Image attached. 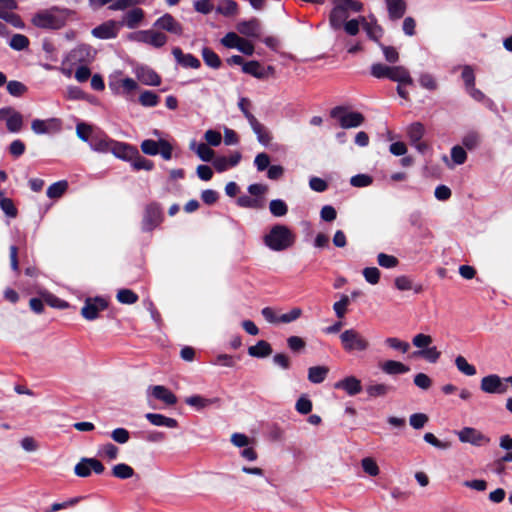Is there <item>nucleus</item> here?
I'll use <instances>...</instances> for the list:
<instances>
[{"instance_id":"obj_11","label":"nucleus","mask_w":512,"mask_h":512,"mask_svg":"<svg viewBox=\"0 0 512 512\" xmlns=\"http://www.w3.org/2000/svg\"><path fill=\"white\" fill-rule=\"evenodd\" d=\"M31 129L36 134L57 133L62 129V122L58 118L35 119L31 123Z\"/></svg>"},{"instance_id":"obj_60","label":"nucleus","mask_w":512,"mask_h":512,"mask_svg":"<svg viewBox=\"0 0 512 512\" xmlns=\"http://www.w3.org/2000/svg\"><path fill=\"white\" fill-rule=\"evenodd\" d=\"M451 158L457 165H462L467 160V153L462 146L456 145L451 149Z\"/></svg>"},{"instance_id":"obj_7","label":"nucleus","mask_w":512,"mask_h":512,"mask_svg":"<svg viewBox=\"0 0 512 512\" xmlns=\"http://www.w3.org/2000/svg\"><path fill=\"white\" fill-rule=\"evenodd\" d=\"M96 55V51L88 44H81L72 49L67 57L71 64H89Z\"/></svg>"},{"instance_id":"obj_57","label":"nucleus","mask_w":512,"mask_h":512,"mask_svg":"<svg viewBox=\"0 0 512 512\" xmlns=\"http://www.w3.org/2000/svg\"><path fill=\"white\" fill-rule=\"evenodd\" d=\"M362 468L369 476H377L379 474V467L376 461L371 457L363 458L361 461Z\"/></svg>"},{"instance_id":"obj_53","label":"nucleus","mask_w":512,"mask_h":512,"mask_svg":"<svg viewBox=\"0 0 512 512\" xmlns=\"http://www.w3.org/2000/svg\"><path fill=\"white\" fill-rule=\"evenodd\" d=\"M385 344L390 347L391 349L400 351L402 353H406L409 348L410 344L406 341H402L399 338L396 337H388L385 339Z\"/></svg>"},{"instance_id":"obj_48","label":"nucleus","mask_w":512,"mask_h":512,"mask_svg":"<svg viewBox=\"0 0 512 512\" xmlns=\"http://www.w3.org/2000/svg\"><path fill=\"white\" fill-rule=\"evenodd\" d=\"M455 365L460 372L467 376H473L476 374V368L473 365L469 364L465 357L461 355L456 357Z\"/></svg>"},{"instance_id":"obj_47","label":"nucleus","mask_w":512,"mask_h":512,"mask_svg":"<svg viewBox=\"0 0 512 512\" xmlns=\"http://www.w3.org/2000/svg\"><path fill=\"white\" fill-rule=\"evenodd\" d=\"M29 39L23 34H14L10 39L9 45L16 51H22L29 46Z\"/></svg>"},{"instance_id":"obj_13","label":"nucleus","mask_w":512,"mask_h":512,"mask_svg":"<svg viewBox=\"0 0 512 512\" xmlns=\"http://www.w3.org/2000/svg\"><path fill=\"white\" fill-rule=\"evenodd\" d=\"M148 396H153L155 399L162 401L167 406H173L177 403V396L163 385L149 386L147 390Z\"/></svg>"},{"instance_id":"obj_17","label":"nucleus","mask_w":512,"mask_h":512,"mask_svg":"<svg viewBox=\"0 0 512 512\" xmlns=\"http://www.w3.org/2000/svg\"><path fill=\"white\" fill-rule=\"evenodd\" d=\"M236 28L244 36L258 38L260 36L261 24L257 18H251L240 21Z\"/></svg>"},{"instance_id":"obj_46","label":"nucleus","mask_w":512,"mask_h":512,"mask_svg":"<svg viewBox=\"0 0 512 512\" xmlns=\"http://www.w3.org/2000/svg\"><path fill=\"white\" fill-rule=\"evenodd\" d=\"M117 300L122 304H134L138 301V295L131 289H120L116 295Z\"/></svg>"},{"instance_id":"obj_24","label":"nucleus","mask_w":512,"mask_h":512,"mask_svg":"<svg viewBox=\"0 0 512 512\" xmlns=\"http://www.w3.org/2000/svg\"><path fill=\"white\" fill-rule=\"evenodd\" d=\"M271 344L265 340H259L248 348V354L254 358H266L272 354Z\"/></svg>"},{"instance_id":"obj_56","label":"nucleus","mask_w":512,"mask_h":512,"mask_svg":"<svg viewBox=\"0 0 512 512\" xmlns=\"http://www.w3.org/2000/svg\"><path fill=\"white\" fill-rule=\"evenodd\" d=\"M349 304L350 298L347 295H342L340 300L334 303L333 310L338 318L345 316Z\"/></svg>"},{"instance_id":"obj_31","label":"nucleus","mask_w":512,"mask_h":512,"mask_svg":"<svg viewBox=\"0 0 512 512\" xmlns=\"http://www.w3.org/2000/svg\"><path fill=\"white\" fill-rule=\"evenodd\" d=\"M329 373L327 366H312L308 369V380L313 384L322 383Z\"/></svg>"},{"instance_id":"obj_5","label":"nucleus","mask_w":512,"mask_h":512,"mask_svg":"<svg viewBox=\"0 0 512 512\" xmlns=\"http://www.w3.org/2000/svg\"><path fill=\"white\" fill-rule=\"evenodd\" d=\"M330 116L339 121V124L344 129L355 128L361 126L365 117L360 112H346V107L336 106L330 111Z\"/></svg>"},{"instance_id":"obj_62","label":"nucleus","mask_w":512,"mask_h":512,"mask_svg":"<svg viewBox=\"0 0 512 512\" xmlns=\"http://www.w3.org/2000/svg\"><path fill=\"white\" fill-rule=\"evenodd\" d=\"M295 409L298 413L307 415L312 411V402L308 397L301 396L296 402Z\"/></svg>"},{"instance_id":"obj_37","label":"nucleus","mask_w":512,"mask_h":512,"mask_svg":"<svg viewBox=\"0 0 512 512\" xmlns=\"http://www.w3.org/2000/svg\"><path fill=\"white\" fill-rule=\"evenodd\" d=\"M441 352L438 351L436 346L433 347H426L425 349L415 351L413 353L414 357H421L425 360H427L430 363H436L438 359L440 358Z\"/></svg>"},{"instance_id":"obj_22","label":"nucleus","mask_w":512,"mask_h":512,"mask_svg":"<svg viewBox=\"0 0 512 512\" xmlns=\"http://www.w3.org/2000/svg\"><path fill=\"white\" fill-rule=\"evenodd\" d=\"M385 3L390 19L398 20L404 16L407 9L404 0H385Z\"/></svg>"},{"instance_id":"obj_4","label":"nucleus","mask_w":512,"mask_h":512,"mask_svg":"<svg viewBox=\"0 0 512 512\" xmlns=\"http://www.w3.org/2000/svg\"><path fill=\"white\" fill-rule=\"evenodd\" d=\"M340 341L347 353L363 352L369 348V341L360 332L352 328L340 334Z\"/></svg>"},{"instance_id":"obj_16","label":"nucleus","mask_w":512,"mask_h":512,"mask_svg":"<svg viewBox=\"0 0 512 512\" xmlns=\"http://www.w3.org/2000/svg\"><path fill=\"white\" fill-rule=\"evenodd\" d=\"M172 54L176 62L184 68L198 69L201 66L200 60L190 53H183L180 47H174Z\"/></svg>"},{"instance_id":"obj_42","label":"nucleus","mask_w":512,"mask_h":512,"mask_svg":"<svg viewBox=\"0 0 512 512\" xmlns=\"http://www.w3.org/2000/svg\"><path fill=\"white\" fill-rule=\"evenodd\" d=\"M269 210L273 216L282 217L287 214L288 206L283 200L274 199L269 203Z\"/></svg>"},{"instance_id":"obj_8","label":"nucleus","mask_w":512,"mask_h":512,"mask_svg":"<svg viewBox=\"0 0 512 512\" xmlns=\"http://www.w3.org/2000/svg\"><path fill=\"white\" fill-rule=\"evenodd\" d=\"M108 302L102 297L87 298L81 309V315L89 321L95 320L100 311L107 309Z\"/></svg>"},{"instance_id":"obj_41","label":"nucleus","mask_w":512,"mask_h":512,"mask_svg":"<svg viewBox=\"0 0 512 512\" xmlns=\"http://www.w3.org/2000/svg\"><path fill=\"white\" fill-rule=\"evenodd\" d=\"M159 101V96L153 91L146 90L139 96V102L144 107H155Z\"/></svg>"},{"instance_id":"obj_54","label":"nucleus","mask_w":512,"mask_h":512,"mask_svg":"<svg viewBox=\"0 0 512 512\" xmlns=\"http://www.w3.org/2000/svg\"><path fill=\"white\" fill-rule=\"evenodd\" d=\"M7 91L14 97H20L27 91V87L20 81L11 80L7 83Z\"/></svg>"},{"instance_id":"obj_30","label":"nucleus","mask_w":512,"mask_h":512,"mask_svg":"<svg viewBox=\"0 0 512 512\" xmlns=\"http://www.w3.org/2000/svg\"><path fill=\"white\" fill-rule=\"evenodd\" d=\"M361 21L363 24V29L366 31L369 39L375 41L376 43H380V38L383 35V29L380 25L374 22H367L364 17H361Z\"/></svg>"},{"instance_id":"obj_32","label":"nucleus","mask_w":512,"mask_h":512,"mask_svg":"<svg viewBox=\"0 0 512 512\" xmlns=\"http://www.w3.org/2000/svg\"><path fill=\"white\" fill-rule=\"evenodd\" d=\"M239 6L234 0H221L216 7V12L225 17H231L238 14Z\"/></svg>"},{"instance_id":"obj_51","label":"nucleus","mask_w":512,"mask_h":512,"mask_svg":"<svg viewBox=\"0 0 512 512\" xmlns=\"http://www.w3.org/2000/svg\"><path fill=\"white\" fill-rule=\"evenodd\" d=\"M0 208L10 218H16L18 215V210L10 198H0Z\"/></svg>"},{"instance_id":"obj_44","label":"nucleus","mask_w":512,"mask_h":512,"mask_svg":"<svg viewBox=\"0 0 512 512\" xmlns=\"http://www.w3.org/2000/svg\"><path fill=\"white\" fill-rule=\"evenodd\" d=\"M480 141V134L476 131H470L466 133L462 138V144L468 150H473L477 148L480 144Z\"/></svg>"},{"instance_id":"obj_3","label":"nucleus","mask_w":512,"mask_h":512,"mask_svg":"<svg viewBox=\"0 0 512 512\" xmlns=\"http://www.w3.org/2000/svg\"><path fill=\"white\" fill-rule=\"evenodd\" d=\"M295 242V235L285 225H274L268 234L264 236L265 245L273 251H284Z\"/></svg>"},{"instance_id":"obj_25","label":"nucleus","mask_w":512,"mask_h":512,"mask_svg":"<svg viewBox=\"0 0 512 512\" xmlns=\"http://www.w3.org/2000/svg\"><path fill=\"white\" fill-rule=\"evenodd\" d=\"M382 372L387 375H399L409 372L410 368L402 362L387 360L380 366Z\"/></svg>"},{"instance_id":"obj_28","label":"nucleus","mask_w":512,"mask_h":512,"mask_svg":"<svg viewBox=\"0 0 512 512\" xmlns=\"http://www.w3.org/2000/svg\"><path fill=\"white\" fill-rule=\"evenodd\" d=\"M395 390L396 388L394 386L385 383H376L366 386V393L371 398L385 397Z\"/></svg>"},{"instance_id":"obj_55","label":"nucleus","mask_w":512,"mask_h":512,"mask_svg":"<svg viewBox=\"0 0 512 512\" xmlns=\"http://www.w3.org/2000/svg\"><path fill=\"white\" fill-rule=\"evenodd\" d=\"M76 134L82 141L88 143L90 142L91 137L94 135L92 134L91 125L84 122L78 123L76 125Z\"/></svg>"},{"instance_id":"obj_29","label":"nucleus","mask_w":512,"mask_h":512,"mask_svg":"<svg viewBox=\"0 0 512 512\" xmlns=\"http://www.w3.org/2000/svg\"><path fill=\"white\" fill-rule=\"evenodd\" d=\"M242 71L257 79H265L268 77L267 71L264 70V67L256 60H251L243 64Z\"/></svg>"},{"instance_id":"obj_2","label":"nucleus","mask_w":512,"mask_h":512,"mask_svg":"<svg viewBox=\"0 0 512 512\" xmlns=\"http://www.w3.org/2000/svg\"><path fill=\"white\" fill-rule=\"evenodd\" d=\"M332 2L334 6L329 14V24L334 30L342 28L349 16V11L363 10V4L357 0H332Z\"/></svg>"},{"instance_id":"obj_36","label":"nucleus","mask_w":512,"mask_h":512,"mask_svg":"<svg viewBox=\"0 0 512 512\" xmlns=\"http://www.w3.org/2000/svg\"><path fill=\"white\" fill-rule=\"evenodd\" d=\"M392 69L393 66L385 65L383 63H374L371 65L370 73L377 79H389Z\"/></svg>"},{"instance_id":"obj_58","label":"nucleus","mask_w":512,"mask_h":512,"mask_svg":"<svg viewBox=\"0 0 512 512\" xmlns=\"http://www.w3.org/2000/svg\"><path fill=\"white\" fill-rule=\"evenodd\" d=\"M378 264L383 268H394L399 264V260L393 256L385 253H379L377 256Z\"/></svg>"},{"instance_id":"obj_26","label":"nucleus","mask_w":512,"mask_h":512,"mask_svg":"<svg viewBox=\"0 0 512 512\" xmlns=\"http://www.w3.org/2000/svg\"><path fill=\"white\" fill-rule=\"evenodd\" d=\"M145 418L154 426H165L168 428L178 427V421L158 413H147Z\"/></svg>"},{"instance_id":"obj_20","label":"nucleus","mask_w":512,"mask_h":512,"mask_svg":"<svg viewBox=\"0 0 512 512\" xmlns=\"http://www.w3.org/2000/svg\"><path fill=\"white\" fill-rule=\"evenodd\" d=\"M137 78L145 85L159 86L161 77L151 68L140 67L136 70Z\"/></svg>"},{"instance_id":"obj_52","label":"nucleus","mask_w":512,"mask_h":512,"mask_svg":"<svg viewBox=\"0 0 512 512\" xmlns=\"http://www.w3.org/2000/svg\"><path fill=\"white\" fill-rule=\"evenodd\" d=\"M0 19L5 20L6 22L10 23L16 28H24V22L22 21L21 17L15 13H11L8 11H4L0 9Z\"/></svg>"},{"instance_id":"obj_38","label":"nucleus","mask_w":512,"mask_h":512,"mask_svg":"<svg viewBox=\"0 0 512 512\" xmlns=\"http://www.w3.org/2000/svg\"><path fill=\"white\" fill-rule=\"evenodd\" d=\"M68 189V182L61 180L50 185L46 191L47 196L50 199L60 198Z\"/></svg>"},{"instance_id":"obj_59","label":"nucleus","mask_w":512,"mask_h":512,"mask_svg":"<svg viewBox=\"0 0 512 512\" xmlns=\"http://www.w3.org/2000/svg\"><path fill=\"white\" fill-rule=\"evenodd\" d=\"M287 346L294 353L302 352L306 347V342L299 336H290L287 338Z\"/></svg>"},{"instance_id":"obj_45","label":"nucleus","mask_w":512,"mask_h":512,"mask_svg":"<svg viewBox=\"0 0 512 512\" xmlns=\"http://www.w3.org/2000/svg\"><path fill=\"white\" fill-rule=\"evenodd\" d=\"M131 161L134 170L151 171L154 168V163L151 160L141 156L139 152L138 155L132 157Z\"/></svg>"},{"instance_id":"obj_23","label":"nucleus","mask_w":512,"mask_h":512,"mask_svg":"<svg viewBox=\"0 0 512 512\" xmlns=\"http://www.w3.org/2000/svg\"><path fill=\"white\" fill-rule=\"evenodd\" d=\"M144 11L141 8H133L129 10L123 17V21L119 23L120 26H127L129 29L136 28L144 19Z\"/></svg>"},{"instance_id":"obj_34","label":"nucleus","mask_w":512,"mask_h":512,"mask_svg":"<svg viewBox=\"0 0 512 512\" xmlns=\"http://www.w3.org/2000/svg\"><path fill=\"white\" fill-rule=\"evenodd\" d=\"M201 55L204 63L213 68L218 69L221 67V59L220 57L209 47H204L201 51Z\"/></svg>"},{"instance_id":"obj_50","label":"nucleus","mask_w":512,"mask_h":512,"mask_svg":"<svg viewBox=\"0 0 512 512\" xmlns=\"http://www.w3.org/2000/svg\"><path fill=\"white\" fill-rule=\"evenodd\" d=\"M140 147L144 154L155 156L159 153L160 139L158 141L152 139L143 140Z\"/></svg>"},{"instance_id":"obj_18","label":"nucleus","mask_w":512,"mask_h":512,"mask_svg":"<svg viewBox=\"0 0 512 512\" xmlns=\"http://www.w3.org/2000/svg\"><path fill=\"white\" fill-rule=\"evenodd\" d=\"M336 389L344 390L348 395L354 396L362 391L361 381L355 376H347L334 384Z\"/></svg>"},{"instance_id":"obj_49","label":"nucleus","mask_w":512,"mask_h":512,"mask_svg":"<svg viewBox=\"0 0 512 512\" xmlns=\"http://www.w3.org/2000/svg\"><path fill=\"white\" fill-rule=\"evenodd\" d=\"M91 458H82L74 468V472L78 477H89L92 472V468L89 466Z\"/></svg>"},{"instance_id":"obj_1","label":"nucleus","mask_w":512,"mask_h":512,"mask_svg":"<svg viewBox=\"0 0 512 512\" xmlns=\"http://www.w3.org/2000/svg\"><path fill=\"white\" fill-rule=\"evenodd\" d=\"M73 13L70 9L53 6L37 12L33 18L34 26L41 29L58 30L66 25L68 17Z\"/></svg>"},{"instance_id":"obj_19","label":"nucleus","mask_w":512,"mask_h":512,"mask_svg":"<svg viewBox=\"0 0 512 512\" xmlns=\"http://www.w3.org/2000/svg\"><path fill=\"white\" fill-rule=\"evenodd\" d=\"M185 403L191 407H194L198 411L203 410L211 405H220L221 399L218 397L215 398H205L201 395H192L185 399Z\"/></svg>"},{"instance_id":"obj_15","label":"nucleus","mask_w":512,"mask_h":512,"mask_svg":"<svg viewBox=\"0 0 512 512\" xmlns=\"http://www.w3.org/2000/svg\"><path fill=\"white\" fill-rule=\"evenodd\" d=\"M110 151L117 157L126 161L138 155V149L130 144L112 140Z\"/></svg>"},{"instance_id":"obj_63","label":"nucleus","mask_w":512,"mask_h":512,"mask_svg":"<svg viewBox=\"0 0 512 512\" xmlns=\"http://www.w3.org/2000/svg\"><path fill=\"white\" fill-rule=\"evenodd\" d=\"M167 40H168V37L164 33L152 30V33L150 35V38L148 39L147 44H149L155 48H160L167 43Z\"/></svg>"},{"instance_id":"obj_35","label":"nucleus","mask_w":512,"mask_h":512,"mask_svg":"<svg viewBox=\"0 0 512 512\" xmlns=\"http://www.w3.org/2000/svg\"><path fill=\"white\" fill-rule=\"evenodd\" d=\"M111 473L115 478L125 480L133 477L135 471L128 464L119 463L113 466Z\"/></svg>"},{"instance_id":"obj_61","label":"nucleus","mask_w":512,"mask_h":512,"mask_svg":"<svg viewBox=\"0 0 512 512\" xmlns=\"http://www.w3.org/2000/svg\"><path fill=\"white\" fill-rule=\"evenodd\" d=\"M99 454L106 456L109 460H115L118 457L119 448L112 443H106L100 447Z\"/></svg>"},{"instance_id":"obj_21","label":"nucleus","mask_w":512,"mask_h":512,"mask_svg":"<svg viewBox=\"0 0 512 512\" xmlns=\"http://www.w3.org/2000/svg\"><path fill=\"white\" fill-rule=\"evenodd\" d=\"M111 143L112 139L101 132L91 137L89 145L94 151L106 153L110 151Z\"/></svg>"},{"instance_id":"obj_39","label":"nucleus","mask_w":512,"mask_h":512,"mask_svg":"<svg viewBox=\"0 0 512 512\" xmlns=\"http://www.w3.org/2000/svg\"><path fill=\"white\" fill-rule=\"evenodd\" d=\"M252 130L256 134L259 143L264 146H268L271 143L273 139L272 134L262 123L252 128Z\"/></svg>"},{"instance_id":"obj_27","label":"nucleus","mask_w":512,"mask_h":512,"mask_svg":"<svg viewBox=\"0 0 512 512\" xmlns=\"http://www.w3.org/2000/svg\"><path fill=\"white\" fill-rule=\"evenodd\" d=\"M389 80L397 82L398 84L413 85L414 83L410 72L404 66H393Z\"/></svg>"},{"instance_id":"obj_12","label":"nucleus","mask_w":512,"mask_h":512,"mask_svg":"<svg viewBox=\"0 0 512 512\" xmlns=\"http://www.w3.org/2000/svg\"><path fill=\"white\" fill-rule=\"evenodd\" d=\"M119 27V23H117L115 20H108L93 28L91 34L98 39H113L117 37Z\"/></svg>"},{"instance_id":"obj_40","label":"nucleus","mask_w":512,"mask_h":512,"mask_svg":"<svg viewBox=\"0 0 512 512\" xmlns=\"http://www.w3.org/2000/svg\"><path fill=\"white\" fill-rule=\"evenodd\" d=\"M409 223L411 226L416 228L421 235H428L430 234L428 228L424 224V220L422 218V215L419 211H414L409 215Z\"/></svg>"},{"instance_id":"obj_43","label":"nucleus","mask_w":512,"mask_h":512,"mask_svg":"<svg viewBox=\"0 0 512 512\" xmlns=\"http://www.w3.org/2000/svg\"><path fill=\"white\" fill-rule=\"evenodd\" d=\"M425 128L422 123L414 122L408 128V136L411 141V144L418 143L424 135Z\"/></svg>"},{"instance_id":"obj_64","label":"nucleus","mask_w":512,"mask_h":512,"mask_svg":"<svg viewBox=\"0 0 512 512\" xmlns=\"http://www.w3.org/2000/svg\"><path fill=\"white\" fill-rule=\"evenodd\" d=\"M362 273L365 280L372 285L377 284L380 280V271L377 267H366Z\"/></svg>"},{"instance_id":"obj_6","label":"nucleus","mask_w":512,"mask_h":512,"mask_svg":"<svg viewBox=\"0 0 512 512\" xmlns=\"http://www.w3.org/2000/svg\"><path fill=\"white\" fill-rule=\"evenodd\" d=\"M163 218V212L158 203L152 202L148 204L144 210L142 231L151 232L162 223Z\"/></svg>"},{"instance_id":"obj_10","label":"nucleus","mask_w":512,"mask_h":512,"mask_svg":"<svg viewBox=\"0 0 512 512\" xmlns=\"http://www.w3.org/2000/svg\"><path fill=\"white\" fill-rule=\"evenodd\" d=\"M462 443H470L474 446H483L490 442V439L483 433L472 427H464L457 432Z\"/></svg>"},{"instance_id":"obj_33","label":"nucleus","mask_w":512,"mask_h":512,"mask_svg":"<svg viewBox=\"0 0 512 512\" xmlns=\"http://www.w3.org/2000/svg\"><path fill=\"white\" fill-rule=\"evenodd\" d=\"M23 123L24 120L22 114L13 108V113H10L9 117L7 118V130L11 133H18L22 130Z\"/></svg>"},{"instance_id":"obj_14","label":"nucleus","mask_w":512,"mask_h":512,"mask_svg":"<svg viewBox=\"0 0 512 512\" xmlns=\"http://www.w3.org/2000/svg\"><path fill=\"white\" fill-rule=\"evenodd\" d=\"M154 27L178 36L183 34V26L169 13H165L158 18L154 23Z\"/></svg>"},{"instance_id":"obj_9","label":"nucleus","mask_w":512,"mask_h":512,"mask_svg":"<svg viewBox=\"0 0 512 512\" xmlns=\"http://www.w3.org/2000/svg\"><path fill=\"white\" fill-rule=\"evenodd\" d=\"M480 388L483 392L489 394H504L508 386L497 374H490L481 379Z\"/></svg>"}]
</instances>
